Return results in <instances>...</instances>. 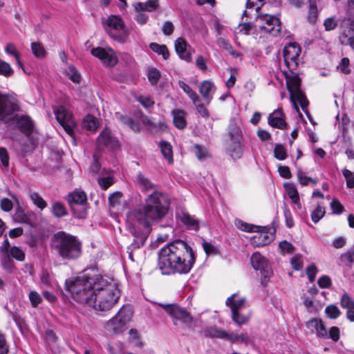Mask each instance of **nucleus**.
Masks as SVG:
<instances>
[{
    "instance_id": "f257e3e1",
    "label": "nucleus",
    "mask_w": 354,
    "mask_h": 354,
    "mask_svg": "<svg viewBox=\"0 0 354 354\" xmlns=\"http://www.w3.org/2000/svg\"><path fill=\"white\" fill-rule=\"evenodd\" d=\"M169 207L167 198L160 192H153L145 199V205L127 214V227L143 245L151 231V226L160 221Z\"/></svg>"
},
{
    "instance_id": "f03ea898",
    "label": "nucleus",
    "mask_w": 354,
    "mask_h": 354,
    "mask_svg": "<svg viewBox=\"0 0 354 354\" xmlns=\"http://www.w3.org/2000/svg\"><path fill=\"white\" fill-rule=\"evenodd\" d=\"M194 262L192 249L182 240L167 244L158 253V266L163 274H187Z\"/></svg>"
},
{
    "instance_id": "7ed1b4c3",
    "label": "nucleus",
    "mask_w": 354,
    "mask_h": 354,
    "mask_svg": "<svg viewBox=\"0 0 354 354\" xmlns=\"http://www.w3.org/2000/svg\"><path fill=\"white\" fill-rule=\"evenodd\" d=\"M99 279L93 291V296L88 300V306L95 310H109L118 302L120 290L112 279L102 276Z\"/></svg>"
},
{
    "instance_id": "20e7f679",
    "label": "nucleus",
    "mask_w": 354,
    "mask_h": 354,
    "mask_svg": "<svg viewBox=\"0 0 354 354\" xmlns=\"http://www.w3.org/2000/svg\"><path fill=\"white\" fill-rule=\"evenodd\" d=\"M100 275L88 277L85 274L78 276L75 280L68 283V291L77 301L88 306V300L93 296V291Z\"/></svg>"
},
{
    "instance_id": "39448f33",
    "label": "nucleus",
    "mask_w": 354,
    "mask_h": 354,
    "mask_svg": "<svg viewBox=\"0 0 354 354\" xmlns=\"http://www.w3.org/2000/svg\"><path fill=\"white\" fill-rule=\"evenodd\" d=\"M9 124L15 125L28 139V143H21L22 153L24 155L32 151L35 149L37 143L33 138L36 129L31 118L27 115H15Z\"/></svg>"
},
{
    "instance_id": "423d86ee",
    "label": "nucleus",
    "mask_w": 354,
    "mask_h": 354,
    "mask_svg": "<svg viewBox=\"0 0 354 354\" xmlns=\"http://www.w3.org/2000/svg\"><path fill=\"white\" fill-rule=\"evenodd\" d=\"M133 313L130 306H124L113 318L106 322V330L114 334L122 333L131 321Z\"/></svg>"
},
{
    "instance_id": "0eeeda50",
    "label": "nucleus",
    "mask_w": 354,
    "mask_h": 354,
    "mask_svg": "<svg viewBox=\"0 0 354 354\" xmlns=\"http://www.w3.org/2000/svg\"><path fill=\"white\" fill-rule=\"evenodd\" d=\"M68 203L74 218H85L87 214V196L82 189H76L68 194Z\"/></svg>"
},
{
    "instance_id": "6e6552de",
    "label": "nucleus",
    "mask_w": 354,
    "mask_h": 354,
    "mask_svg": "<svg viewBox=\"0 0 354 354\" xmlns=\"http://www.w3.org/2000/svg\"><path fill=\"white\" fill-rule=\"evenodd\" d=\"M102 24L105 31L112 39L120 42L126 41L128 32L121 18L111 15Z\"/></svg>"
},
{
    "instance_id": "1a4fd4ad",
    "label": "nucleus",
    "mask_w": 354,
    "mask_h": 354,
    "mask_svg": "<svg viewBox=\"0 0 354 354\" xmlns=\"http://www.w3.org/2000/svg\"><path fill=\"white\" fill-rule=\"evenodd\" d=\"M286 80L291 102L295 106L298 102L304 109L308 105V101L300 89L301 80L299 76L294 73L292 75L286 74Z\"/></svg>"
},
{
    "instance_id": "9d476101",
    "label": "nucleus",
    "mask_w": 354,
    "mask_h": 354,
    "mask_svg": "<svg viewBox=\"0 0 354 354\" xmlns=\"http://www.w3.org/2000/svg\"><path fill=\"white\" fill-rule=\"evenodd\" d=\"M19 111V106L15 97L0 93V120L10 123L15 113Z\"/></svg>"
},
{
    "instance_id": "9b49d317",
    "label": "nucleus",
    "mask_w": 354,
    "mask_h": 354,
    "mask_svg": "<svg viewBox=\"0 0 354 354\" xmlns=\"http://www.w3.org/2000/svg\"><path fill=\"white\" fill-rule=\"evenodd\" d=\"M256 21L262 32H268L273 36L279 35L281 30L279 19L268 14L258 15Z\"/></svg>"
},
{
    "instance_id": "f8f14e48",
    "label": "nucleus",
    "mask_w": 354,
    "mask_h": 354,
    "mask_svg": "<svg viewBox=\"0 0 354 354\" xmlns=\"http://www.w3.org/2000/svg\"><path fill=\"white\" fill-rule=\"evenodd\" d=\"M339 29V39L341 44L348 45L354 50V20L351 17H344Z\"/></svg>"
},
{
    "instance_id": "ddd939ff",
    "label": "nucleus",
    "mask_w": 354,
    "mask_h": 354,
    "mask_svg": "<svg viewBox=\"0 0 354 354\" xmlns=\"http://www.w3.org/2000/svg\"><path fill=\"white\" fill-rule=\"evenodd\" d=\"M300 53V47L295 43H290L284 47V61L287 67L290 70L295 69L297 66V59Z\"/></svg>"
},
{
    "instance_id": "4468645a",
    "label": "nucleus",
    "mask_w": 354,
    "mask_h": 354,
    "mask_svg": "<svg viewBox=\"0 0 354 354\" xmlns=\"http://www.w3.org/2000/svg\"><path fill=\"white\" fill-rule=\"evenodd\" d=\"M251 263L254 270H260L264 277V279L261 283L264 284V283L266 282V279L270 278L271 275V270L268 266L267 259L260 253L255 252L251 257Z\"/></svg>"
},
{
    "instance_id": "2eb2a0df",
    "label": "nucleus",
    "mask_w": 354,
    "mask_h": 354,
    "mask_svg": "<svg viewBox=\"0 0 354 354\" xmlns=\"http://www.w3.org/2000/svg\"><path fill=\"white\" fill-rule=\"evenodd\" d=\"M165 310L173 318L174 324H177L178 321L184 324H189L192 322V317L185 310L174 305L160 304Z\"/></svg>"
},
{
    "instance_id": "dca6fc26",
    "label": "nucleus",
    "mask_w": 354,
    "mask_h": 354,
    "mask_svg": "<svg viewBox=\"0 0 354 354\" xmlns=\"http://www.w3.org/2000/svg\"><path fill=\"white\" fill-rule=\"evenodd\" d=\"M91 54L106 66H113L118 62V58L111 48H95L91 50Z\"/></svg>"
},
{
    "instance_id": "f3484780",
    "label": "nucleus",
    "mask_w": 354,
    "mask_h": 354,
    "mask_svg": "<svg viewBox=\"0 0 354 354\" xmlns=\"http://www.w3.org/2000/svg\"><path fill=\"white\" fill-rule=\"evenodd\" d=\"M175 49L179 57L187 62L192 61V55L194 52V49L187 44L185 39L178 38L175 41Z\"/></svg>"
},
{
    "instance_id": "a211bd4d",
    "label": "nucleus",
    "mask_w": 354,
    "mask_h": 354,
    "mask_svg": "<svg viewBox=\"0 0 354 354\" xmlns=\"http://www.w3.org/2000/svg\"><path fill=\"white\" fill-rule=\"evenodd\" d=\"M68 136L71 138L73 146H77L80 142L81 131L77 121L68 112Z\"/></svg>"
},
{
    "instance_id": "6ab92c4d",
    "label": "nucleus",
    "mask_w": 354,
    "mask_h": 354,
    "mask_svg": "<svg viewBox=\"0 0 354 354\" xmlns=\"http://www.w3.org/2000/svg\"><path fill=\"white\" fill-rule=\"evenodd\" d=\"M82 254V243L76 236L68 234V260L76 259Z\"/></svg>"
},
{
    "instance_id": "aec40b11",
    "label": "nucleus",
    "mask_w": 354,
    "mask_h": 354,
    "mask_svg": "<svg viewBox=\"0 0 354 354\" xmlns=\"http://www.w3.org/2000/svg\"><path fill=\"white\" fill-rule=\"evenodd\" d=\"M97 145L99 147H107L111 149L118 147V141L111 136V131L109 129H104L97 138Z\"/></svg>"
},
{
    "instance_id": "412c9836",
    "label": "nucleus",
    "mask_w": 354,
    "mask_h": 354,
    "mask_svg": "<svg viewBox=\"0 0 354 354\" xmlns=\"http://www.w3.org/2000/svg\"><path fill=\"white\" fill-rule=\"evenodd\" d=\"M306 326L311 333H316L319 337L327 336V330L320 319H310L306 323Z\"/></svg>"
},
{
    "instance_id": "4be33fe9",
    "label": "nucleus",
    "mask_w": 354,
    "mask_h": 354,
    "mask_svg": "<svg viewBox=\"0 0 354 354\" xmlns=\"http://www.w3.org/2000/svg\"><path fill=\"white\" fill-rule=\"evenodd\" d=\"M53 248L63 257L66 256V235L64 232H59L54 234L52 239Z\"/></svg>"
},
{
    "instance_id": "5701e85b",
    "label": "nucleus",
    "mask_w": 354,
    "mask_h": 354,
    "mask_svg": "<svg viewBox=\"0 0 354 354\" xmlns=\"http://www.w3.org/2000/svg\"><path fill=\"white\" fill-rule=\"evenodd\" d=\"M268 124L272 127L283 129L286 127L284 114L281 109H277L270 113L268 118Z\"/></svg>"
},
{
    "instance_id": "b1692460",
    "label": "nucleus",
    "mask_w": 354,
    "mask_h": 354,
    "mask_svg": "<svg viewBox=\"0 0 354 354\" xmlns=\"http://www.w3.org/2000/svg\"><path fill=\"white\" fill-rule=\"evenodd\" d=\"M227 306L230 307L232 314L238 313L245 308V300L235 293L228 297L225 302Z\"/></svg>"
},
{
    "instance_id": "393cba45",
    "label": "nucleus",
    "mask_w": 354,
    "mask_h": 354,
    "mask_svg": "<svg viewBox=\"0 0 354 354\" xmlns=\"http://www.w3.org/2000/svg\"><path fill=\"white\" fill-rule=\"evenodd\" d=\"M214 90V84L209 80L202 82L199 86V92L207 104L210 103L212 99V93Z\"/></svg>"
},
{
    "instance_id": "a878e982",
    "label": "nucleus",
    "mask_w": 354,
    "mask_h": 354,
    "mask_svg": "<svg viewBox=\"0 0 354 354\" xmlns=\"http://www.w3.org/2000/svg\"><path fill=\"white\" fill-rule=\"evenodd\" d=\"M227 136L229 140H242L241 122L235 120H230L228 126Z\"/></svg>"
},
{
    "instance_id": "bb28decb",
    "label": "nucleus",
    "mask_w": 354,
    "mask_h": 354,
    "mask_svg": "<svg viewBox=\"0 0 354 354\" xmlns=\"http://www.w3.org/2000/svg\"><path fill=\"white\" fill-rule=\"evenodd\" d=\"M174 126L178 129H183L187 126L185 112L181 109H175L171 112Z\"/></svg>"
},
{
    "instance_id": "cd10ccee",
    "label": "nucleus",
    "mask_w": 354,
    "mask_h": 354,
    "mask_svg": "<svg viewBox=\"0 0 354 354\" xmlns=\"http://www.w3.org/2000/svg\"><path fill=\"white\" fill-rule=\"evenodd\" d=\"M227 151L234 159L240 158L243 153L241 140H229Z\"/></svg>"
},
{
    "instance_id": "c85d7f7f",
    "label": "nucleus",
    "mask_w": 354,
    "mask_h": 354,
    "mask_svg": "<svg viewBox=\"0 0 354 354\" xmlns=\"http://www.w3.org/2000/svg\"><path fill=\"white\" fill-rule=\"evenodd\" d=\"M159 7V0H147L146 2H138L134 4L135 10L153 12Z\"/></svg>"
},
{
    "instance_id": "c756f323",
    "label": "nucleus",
    "mask_w": 354,
    "mask_h": 354,
    "mask_svg": "<svg viewBox=\"0 0 354 354\" xmlns=\"http://www.w3.org/2000/svg\"><path fill=\"white\" fill-rule=\"evenodd\" d=\"M205 333L207 336L212 338H219L226 340L227 331L214 326H210L205 330Z\"/></svg>"
},
{
    "instance_id": "7c9ffc66",
    "label": "nucleus",
    "mask_w": 354,
    "mask_h": 354,
    "mask_svg": "<svg viewBox=\"0 0 354 354\" xmlns=\"http://www.w3.org/2000/svg\"><path fill=\"white\" fill-rule=\"evenodd\" d=\"M273 239L272 234H268V232L261 231L252 239V243L257 246H263L268 244Z\"/></svg>"
},
{
    "instance_id": "2f4dec72",
    "label": "nucleus",
    "mask_w": 354,
    "mask_h": 354,
    "mask_svg": "<svg viewBox=\"0 0 354 354\" xmlns=\"http://www.w3.org/2000/svg\"><path fill=\"white\" fill-rule=\"evenodd\" d=\"M180 220L189 229L198 230L199 225L198 221L194 218L187 212H183L179 214Z\"/></svg>"
},
{
    "instance_id": "473e14b6",
    "label": "nucleus",
    "mask_w": 354,
    "mask_h": 354,
    "mask_svg": "<svg viewBox=\"0 0 354 354\" xmlns=\"http://www.w3.org/2000/svg\"><path fill=\"white\" fill-rule=\"evenodd\" d=\"M284 187L292 202L300 207L299 193L295 185L291 183H286Z\"/></svg>"
},
{
    "instance_id": "72a5a7b5",
    "label": "nucleus",
    "mask_w": 354,
    "mask_h": 354,
    "mask_svg": "<svg viewBox=\"0 0 354 354\" xmlns=\"http://www.w3.org/2000/svg\"><path fill=\"white\" fill-rule=\"evenodd\" d=\"M161 153L164 158L168 161L169 163L173 162V151L171 145L165 141H162L159 144Z\"/></svg>"
},
{
    "instance_id": "f704fd0d",
    "label": "nucleus",
    "mask_w": 354,
    "mask_h": 354,
    "mask_svg": "<svg viewBox=\"0 0 354 354\" xmlns=\"http://www.w3.org/2000/svg\"><path fill=\"white\" fill-rule=\"evenodd\" d=\"M83 128L95 131L98 127V121L96 118L91 115H87L82 121Z\"/></svg>"
},
{
    "instance_id": "c9c22d12",
    "label": "nucleus",
    "mask_w": 354,
    "mask_h": 354,
    "mask_svg": "<svg viewBox=\"0 0 354 354\" xmlns=\"http://www.w3.org/2000/svg\"><path fill=\"white\" fill-rule=\"evenodd\" d=\"M57 122L66 131V111L64 106H59L54 110Z\"/></svg>"
},
{
    "instance_id": "e433bc0d",
    "label": "nucleus",
    "mask_w": 354,
    "mask_h": 354,
    "mask_svg": "<svg viewBox=\"0 0 354 354\" xmlns=\"http://www.w3.org/2000/svg\"><path fill=\"white\" fill-rule=\"evenodd\" d=\"M179 86L183 90V91L189 97L194 104L199 102V97L196 93L194 91L192 88L185 83L183 81L178 82Z\"/></svg>"
},
{
    "instance_id": "4c0bfd02",
    "label": "nucleus",
    "mask_w": 354,
    "mask_h": 354,
    "mask_svg": "<svg viewBox=\"0 0 354 354\" xmlns=\"http://www.w3.org/2000/svg\"><path fill=\"white\" fill-rule=\"evenodd\" d=\"M226 340L232 342H248V336L245 333L237 334L234 332H227Z\"/></svg>"
},
{
    "instance_id": "58836bf2",
    "label": "nucleus",
    "mask_w": 354,
    "mask_h": 354,
    "mask_svg": "<svg viewBox=\"0 0 354 354\" xmlns=\"http://www.w3.org/2000/svg\"><path fill=\"white\" fill-rule=\"evenodd\" d=\"M150 48L153 52L161 55L165 59L168 58L169 53L165 45H160L156 43H151L150 44Z\"/></svg>"
},
{
    "instance_id": "ea45409f",
    "label": "nucleus",
    "mask_w": 354,
    "mask_h": 354,
    "mask_svg": "<svg viewBox=\"0 0 354 354\" xmlns=\"http://www.w3.org/2000/svg\"><path fill=\"white\" fill-rule=\"evenodd\" d=\"M137 183L145 191L153 188V184L151 181L141 173H139L137 176Z\"/></svg>"
},
{
    "instance_id": "a19ab883",
    "label": "nucleus",
    "mask_w": 354,
    "mask_h": 354,
    "mask_svg": "<svg viewBox=\"0 0 354 354\" xmlns=\"http://www.w3.org/2000/svg\"><path fill=\"white\" fill-rule=\"evenodd\" d=\"M218 46L226 50L230 54L234 57H239V54L233 48L231 44L224 38H218L217 40Z\"/></svg>"
},
{
    "instance_id": "79ce46f5",
    "label": "nucleus",
    "mask_w": 354,
    "mask_h": 354,
    "mask_svg": "<svg viewBox=\"0 0 354 354\" xmlns=\"http://www.w3.org/2000/svg\"><path fill=\"white\" fill-rule=\"evenodd\" d=\"M340 305L343 308L346 309L347 311L354 308V300L351 299L348 293L345 292L340 299Z\"/></svg>"
},
{
    "instance_id": "37998d69",
    "label": "nucleus",
    "mask_w": 354,
    "mask_h": 354,
    "mask_svg": "<svg viewBox=\"0 0 354 354\" xmlns=\"http://www.w3.org/2000/svg\"><path fill=\"white\" fill-rule=\"evenodd\" d=\"M30 198L32 203L40 209H44L47 206L46 202L36 192H31Z\"/></svg>"
},
{
    "instance_id": "c03bdc74",
    "label": "nucleus",
    "mask_w": 354,
    "mask_h": 354,
    "mask_svg": "<svg viewBox=\"0 0 354 354\" xmlns=\"http://www.w3.org/2000/svg\"><path fill=\"white\" fill-rule=\"evenodd\" d=\"M32 52L35 56L39 58H43L45 57L46 50L41 44L39 42H32L31 44Z\"/></svg>"
},
{
    "instance_id": "a18cd8bd",
    "label": "nucleus",
    "mask_w": 354,
    "mask_h": 354,
    "mask_svg": "<svg viewBox=\"0 0 354 354\" xmlns=\"http://www.w3.org/2000/svg\"><path fill=\"white\" fill-rule=\"evenodd\" d=\"M317 18V8L316 6V1L309 2V11L308 15V21L311 23H315Z\"/></svg>"
},
{
    "instance_id": "49530a36",
    "label": "nucleus",
    "mask_w": 354,
    "mask_h": 354,
    "mask_svg": "<svg viewBox=\"0 0 354 354\" xmlns=\"http://www.w3.org/2000/svg\"><path fill=\"white\" fill-rule=\"evenodd\" d=\"M274 157L279 160H283L287 158L286 150L284 147L280 144L275 145L274 149Z\"/></svg>"
},
{
    "instance_id": "de8ad7c7",
    "label": "nucleus",
    "mask_w": 354,
    "mask_h": 354,
    "mask_svg": "<svg viewBox=\"0 0 354 354\" xmlns=\"http://www.w3.org/2000/svg\"><path fill=\"white\" fill-rule=\"evenodd\" d=\"M52 212L55 217H61L66 214V209L64 204L56 202L52 207Z\"/></svg>"
},
{
    "instance_id": "09e8293b",
    "label": "nucleus",
    "mask_w": 354,
    "mask_h": 354,
    "mask_svg": "<svg viewBox=\"0 0 354 354\" xmlns=\"http://www.w3.org/2000/svg\"><path fill=\"white\" fill-rule=\"evenodd\" d=\"M68 77L74 83L79 84L80 82L81 75L73 66L68 67Z\"/></svg>"
},
{
    "instance_id": "8fccbe9b",
    "label": "nucleus",
    "mask_w": 354,
    "mask_h": 354,
    "mask_svg": "<svg viewBox=\"0 0 354 354\" xmlns=\"http://www.w3.org/2000/svg\"><path fill=\"white\" fill-rule=\"evenodd\" d=\"M279 247L280 249V252L283 255L286 254H292L295 250V247L292 245V244L287 241H283L280 242Z\"/></svg>"
},
{
    "instance_id": "3c124183",
    "label": "nucleus",
    "mask_w": 354,
    "mask_h": 354,
    "mask_svg": "<svg viewBox=\"0 0 354 354\" xmlns=\"http://www.w3.org/2000/svg\"><path fill=\"white\" fill-rule=\"evenodd\" d=\"M326 315L330 319L337 318L341 313L337 306L331 304L328 306L325 309Z\"/></svg>"
},
{
    "instance_id": "603ef678",
    "label": "nucleus",
    "mask_w": 354,
    "mask_h": 354,
    "mask_svg": "<svg viewBox=\"0 0 354 354\" xmlns=\"http://www.w3.org/2000/svg\"><path fill=\"white\" fill-rule=\"evenodd\" d=\"M325 214V209L318 205L311 214V218L314 223H317Z\"/></svg>"
},
{
    "instance_id": "864d4df0",
    "label": "nucleus",
    "mask_w": 354,
    "mask_h": 354,
    "mask_svg": "<svg viewBox=\"0 0 354 354\" xmlns=\"http://www.w3.org/2000/svg\"><path fill=\"white\" fill-rule=\"evenodd\" d=\"M13 70L10 64L1 59H0V75L5 77H10L12 75Z\"/></svg>"
},
{
    "instance_id": "5fc2aeb1",
    "label": "nucleus",
    "mask_w": 354,
    "mask_h": 354,
    "mask_svg": "<svg viewBox=\"0 0 354 354\" xmlns=\"http://www.w3.org/2000/svg\"><path fill=\"white\" fill-rule=\"evenodd\" d=\"M116 115L118 116V118H120L121 122L128 125L132 130L134 131H138L139 130L138 124L133 122L131 118L127 116L119 115L118 113H116Z\"/></svg>"
},
{
    "instance_id": "6e6d98bb",
    "label": "nucleus",
    "mask_w": 354,
    "mask_h": 354,
    "mask_svg": "<svg viewBox=\"0 0 354 354\" xmlns=\"http://www.w3.org/2000/svg\"><path fill=\"white\" fill-rule=\"evenodd\" d=\"M28 298L30 301L31 305L33 308L37 307V306L41 302L42 298L40 295L36 291H30L28 295Z\"/></svg>"
},
{
    "instance_id": "4d7b16f0",
    "label": "nucleus",
    "mask_w": 354,
    "mask_h": 354,
    "mask_svg": "<svg viewBox=\"0 0 354 354\" xmlns=\"http://www.w3.org/2000/svg\"><path fill=\"white\" fill-rule=\"evenodd\" d=\"M336 118L338 120L339 128L344 133L347 130L348 125L350 122L349 118L346 114H343L341 119H339V115Z\"/></svg>"
},
{
    "instance_id": "13d9d810",
    "label": "nucleus",
    "mask_w": 354,
    "mask_h": 354,
    "mask_svg": "<svg viewBox=\"0 0 354 354\" xmlns=\"http://www.w3.org/2000/svg\"><path fill=\"white\" fill-rule=\"evenodd\" d=\"M10 254L15 259L22 261L24 260L25 254L24 252L19 248L15 246L11 248Z\"/></svg>"
},
{
    "instance_id": "bf43d9fd",
    "label": "nucleus",
    "mask_w": 354,
    "mask_h": 354,
    "mask_svg": "<svg viewBox=\"0 0 354 354\" xmlns=\"http://www.w3.org/2000/svg\"><path fill=\"white\" fill-rule=\"evenodd\" d=\"M160 77L159 71L156 68H151L148 71V79L152 84H156Z\"/></svg>"
},
{
    "instance_id": "052dcab7",
    "label": "nucleus",
    "mask_w": 354,
    "mask_h": 354,
    "mask_svg": "<svg viewBox=\"0 0 354 354\" xmlns=\"http://www.w3.org/2000/svg\"><path fill=\"white\" fill-rule=\"evenodd\" d=\"M342 174L346 180V186L348 188L354 187V176L353 173L347 169H344L342 171Z\"/></svg>"
},
{
    "instance_id": "680f3d73",
    "label": "nucleus",
    "mask_w": 354,
    "mask_h": 354,
    "mask_svg": "<svg viewBox=\"0 0 354 354\" xmlns=\"http://www.w3.org/2000/svg\"><path fill=\"white\" fill-rule=\"evenodd\" d=\"M232 320L239 326L244 324L248 321V317L247 316L241 315L239 312L232 313Z\"/></svg>"
},
{
    "instance_id": "e2e57ef3",
    "label": "nucleus",
    "mask_w": 354,
    "mask_h": 354,
    "mask_svg": "<svg viewBox=\"0 0 354 354\" xmlns=\"http://www.w3.org/2000/svg\"><path fill=\"white\" fill-rule=\"evenodd\" d=\"M324 339L330 338L333 341L337 342L339 338V329L336 326H333L327 331V336L323 337Z\"/></svg>"
},
{
    "instance_id": "0e129e2a",
    "label": "nucleus",
    "mask_w": 354,
    "mask_h": 354,
    "mask_svg": "<svg viewBox=\"0 0 354 354\" xmlns=\"http://www.w3.org/2000/svg\"><path fill=\"white\" fill-rule=\"evenodd\" d=\"M330 207L334 214H339L344 210V206L340 203L337 199H333L330 203Z\"/></svg>"
},
{
    "instance_id": "69168bd1",
    "label": "nucleus",
    "mask_w": 354,
    "mask_h": 354,
    "mask_svg": "<svg viewBox=\"0 0 354 354\" xmlns=\"http://www.w3.org/2000/svg\"><path fill=\"white\" fill-rule=\"evenodd\" d=\"M252 28L253 24L252 23L240 24L237 33L248 35L250 34Z\"/></svg>"
},
{
    "instance_id": "338daca9",
    "label": "nucleus",
    "mask_w": 354,
    "mask_h": 354,
    "mask_svg": "<svg viewBox=\"0 0 354 354\" xmlns=\"http://www.w3.org/2000/svg\"><path fill=\"white\" fill-rule=\"evenodd\" d=\"M138 102L145 107H151L153 105L154 101L152 97L149 95H140L138 98Z\"/></svg>"
},
{
    "instance_id": "774afa93",
    "label": "nucleus",
    "mask_w": 354,
    "mask_h": 354,
    "mask_svg": "<svg viewBox=\"0 0 354 354\" xmlns=\"http://www.w3.org/2000/svg\"><path fill=\"white\" fill-rule=\"evenodd\" d=\"M324 26L326 30L330 31L334 30L337 27V22L334 17H329L324 20Z\"/></svg>"
}]
</instances>
